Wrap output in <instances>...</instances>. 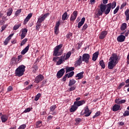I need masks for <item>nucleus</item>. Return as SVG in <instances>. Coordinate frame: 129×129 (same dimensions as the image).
Masks as SVG:
<instances>
[{
	"label": "nucleus",
	"instance_id": "f257e3e1",
	"mask_svg": "<svg viewBox=\"0 0 129 129\" xmlns=\"http://www.w3.org/2000/svg\"><path fill=\"white\" fill-rule=\"evenodd\" d=\"M116 7V3L113 2L112 3H109L107 5L101 4L100 9L98 10L96 16L99 18L100 16H102V14L104 13L105 15H108L112 9H114Z\"/></svg>",
	"mask_w": 129,
	"mask_h": 129
},
{
	"label": "nucleus",
	"instance_id": "f03ea898",
	"mask_svg": "<svg viewBox=\"0 0 129 129\" xmlns=\"http://www.w3.org/2000/svg\"><path fill=\"white\" fill-rule=\"evenodd\" d=\"M109 61L108 63V69H113L116 66V64L118 63V56L115 53H112Z\"/></svg>",
	"mask_w": 129,
	"mask_h": 129
},
{
	"label": "nucleus",
	"instance_id": "7ed1b4c3",
	"mask_svg": "<svg viewBox=\"0 0 129 129\" xmlns=\"http://www.w3.org/2000/svg\"><path fill=\"white\" fill-rule=\"evenodd\" d=\"M85 103V101L81 100L80 101H75L74 105H72L71 108L70 109V112H75L77 110L79 106H81Z\"/></svg>",
	"mask_w": 129,
	"mask_h": 129
},
{
	"label": "nucleus",
	"instance_id": "20e7f679",
	"mask_svg": "<svg viewBox=\"0 0 129 129\" xmlns=\"http://www.w3.org/2000/svg\"><path fill=\"white\" fill-rule=\"evenodd\" d=\"M26 67L24 65L20 66L15 71L16 76L21 77L24 75V73L25 71Z\"/></svg>",
	"mask_w": 129,
	"mask_h": 129
},
{
	"label": "nucleus",
	"instance_id": "39448f33",
	"mask_svg": "<svg viewBox=\"0 0 129 129\" xmlns=\"http://www.w3.org/2000/svg\"><path fill=\"white\" fill-rule=\"evenodd\" d=\"M62 47V44H59L54 48L53 53V56H61V55H62V52L60 51V49H61Z\"/></svg>",
	"mask_w": 129,
	"mask_h": 129
},
{
	"label": "nucleus",
	"instance_id": "423d86ee",
	"mask_svg": "<svg viewBox=\"0 0 129 129\" xmlns=\"http://www.w3.org/2000/svg\"><path fill=\"white\" fill-rule=\"evenodd\" d=\"M90 58V55L88 53H84L82 56V61L85 62L86 63H88L89 62V59Z\"/></svg>",
	"mask_w": 129,
	"mask_h": 129
},
{
	"label": "nucleus",
	"instance_id": "0eeeda50",
	"mask_svg": "<svg viewBox=\"0 0 129 129\" xmlns=\"http://www.w3.org/2000/svg\"><path fill=\"white\" fill-rule=\"evenodd\" d=\"M77 16H78V12L74 11L73 14H72L70 18V21L71 22H74L76 18H77Z\"/></svg>",
	"mask_w": 129,
	"mask_h": 129
},
{
	"label": "nucleus",
	"instance_id": "6e6552de",
	"mask_svg": "<svg viewBox=\"0 0 129 129\" xmlns=\"http://www.w3.org/2000/svg\"><path fill=\"white\" fill-rule=\"evenodd\" d=\"M49 15H50V14L46 13L44 14L43 16L39 18L38 19L37 23H39V24H41L42 22H44V21H45V19H46V18H47L48 16H49Z\"/></svg>",
	"mask_w": 129,
	"mask_h": 129
},
{
	"label": "nucleus",
	"instance_id": "1a4fd4ad",
	"mask_svg": "<svg viewBox=\"0 0 129 129\" xmlns=\"http://www.w3.org/2000/svg\"><path fill=\"white\" fill-rule=\"evenodd\" d=\"M43 79H44V76L42 75H39L35 78L34 82L35 83H39V82H41Z\"/></svg>",
	"mask_w": 129,
	"mask_h": 129
},
{
	"label": "nucleus",
	"instance_id": "9d476101",
	"mask_svg": "<svg viewBox=\"0 0 129 129\" xmlns=\"http://www.w3.org/2000/svg\"><path fill=\"white\" fill-rule=\"evenodd\" d=\"M64 73H65V71L64 70V69H60L56 74L57 78H61V77H62V76L64 75Z\"/></svg>",
	"mask_w": 129,
	"mask_h": 129
},
{
	"label": "nucleus",
	"instance_id": "9b49d317",
	"mask_svg": "<svg viewBox=\"0 0 129 129\" xmlns=\"http://www.w3.org/2000/svg\"><path fill=\"white\" fill-rule=\"evenodd\" d=\"M59 27H60V22L58 21L54 27V34L55 35H58V33H59Z\"/></svg>",
	"mask_w": 129,
	"mask_h": 129
},
{
	"label": "nucleus",
	"instance_id": "f8f14e48",
	"mask_svg": "<svg viewBox=\"0 0 129 129\" xmlns=\"http://www.w3.org/2000/svg\"><path fill=\"white\" fill-rule=\"evenodd\" d=\"M27 33H28V29L26 28H24L22 29V34L21 35V40H23L25 37H26V35H27Z\"/></svg>",
	"mask_w": 129,
	"mask_h": 129
},
{
	"label": "nucleus",
	"instance_id": "ddd939ff",
	"mask_svg": "<svg viewBox=\"0 0 129 129\" xmlns=\"http://www.w3.org/2000/svg\"><path fill=\"white\" fill-rule=\"evenodd\" d=\"M82 64V56H80L79 59L77 60L75 63V66L77 67V66H80Z\"/></svg>",
	"mask_w": 129,
	"mask_h": 129
},
{
	"label": "nucleus",
	"instance_id": "4468645a",
	"mask_svg": "<svg viewBox=\"0 0 129 129\" xmlns=\"http://www.w3.org/2000/svg\"><path fill=\"white\" fill-rule=\"evenodd\" d=\"M106 35H107V31H102L99 36V39L102 40L103 39H104V38H105V37H106Z\"/></svg>",
	"mask_w": 129,
	"mask_h": 129
},
{
	"label": "nucleus",
	"instance_id": "2eb2a0df",
	"mask_svg": "<svg viewBox=\"0 0 129 129\" xmlns=\"http://www.w3.org/2000/svg\"><path fill=\"white\" fill-rule=\"evenodd\" d=\"M124 40H125V36L124 35H120L117 37V41L118 42H124Z\"/></svg>",
	"mask_w": 129,
	"mask_h": 129
},
{
	"label": "nucleus",
	"instance_id": "dca6fc26",
	"mask_svg": "<svg viewBox=\"0 0 129 129\" xmlns=\"http://www.w3.org/2000/svg\"><path fill=\"white\" fill-rule=\"evenodd\" d=\"M84 113L85 114V116L86 117L89 116V115L91 114V112H90V111L89 110L88 106H86V108L85 109Z\"/></svg>",
	"mask_w": 129,
	"mask_h": 129
},
{
	"label": "nucleus",
	"instance_id": "f3484780",
	"mask_svg": "<svg viewBox=\"0 0 129 129\" xmlns=\"http://www.w3.org/2000/svg\"><path fill=\"white\" fill-rule=\"evenodd\" d=\"M84 22H85V18L84 17V18H82L81 21L78 23V28L79 29H80V28H81V27H82V26H83V24H84Z\"/></svg>",
	"mask_w": 129,
	"mask_h": 129
},
{
	"label": "nucleus",
	"instance_id": "a211bd4d",
	"mask_svg": "<svg viewBox=\"0 0 129 129\" xmlns=\"http://www.w3.org/2000/svg\"><path fill=\"white\" fill-rule=\"evenodd\" d=\"M1 119L2 121V122H6L9 119V116L7 115H3L1 117Z\"/></svg>",
	"mask_w": 129,
	"mask_h": 129
},
{
	"label": "nucleus",
	"instance_id": "6ab92c4d",
	"mask_svg": "<svg viewBox=\"0 0 129 129\" xmlns=\"http://www.w3.org/2000/svg\"><path fill=\"white\" fill-rule=\"evenodd\" d=\"M98 55H99V52L98 51H96L93 54V61H96V60H97V58H98Z\"/></svg>",
	"mask_w": 129,
	"mask_h": 129
},
{
	"label": "nucleus",
	"instance_id": "aec40b11",
	"mask_svg": "<svg viewBox=\"0 0 129 129\" xmlns=\"http://www.w3.org/2000/svg\"><path fill=\"white\" fill-rule=\"evenodd\" d=\"M30 48V44H28L27 47H26L22 51L21 54L22 55H25L28 51H29V49Z\"/></svg>",
	"mask_w": 129,
	"mask_h": 129
},
{
	"label": "nucleus",
	"instance_id": "412c9836",
	"mask_svg": "<svg viewBox=\"0 0 129 129\" xmlns=\"http://www.w3.org/2000/svg\"><path fill=\"white\" fill-rule=\"evenodd\" d=\"M119 108H120V105L115 104L112 107V110L113 111H117V110H119Z\"/></svg>",
	"mask_w": 129,
	"mask_h": 129
},
{
	"label": "nucleus",
	"instance_id": "4be33fe9",
	"mask_svg": "<svg viewBox=\"0 0 129 129\" xmlns=\"http://www.w3.org/2000/svg\"><path fill=\"white\" fill-rule=\"evenodd\" d=\"M60 59L56 62V65H61L65 60L64 59V56L59 57Z\"/></svg>",
	"mask_w": 129,
	"mask_h": 129
},
{
	"label": "nucleus",
	"instance_id": "5701e85b",
	"mask_svg": "<svg viewBox=\"0 0 129 129\" xmlns=\"http://www.w3.org/2000/svg\"><path fill=\"white\" fill-rule=\"evenodd\" d=\"M70 56H71V52L69 51L68 53H67L66 55H62L61 57H63V59L64 60H67L68 59H69V58H70Z\"/></svg>",
	"mask_w": 129,
	"mask_h": 129
},
{
	"label": "nucleus",
	"instance_id": "b1692460",
	"mask_svg": "<svg viewBox=\"0 0 129 129\" xmlns=\"http://www.w3.org/2000/svg\"><path fill=\"white\" fill-rule=\"evenodd\" d=\"M83 74H84V72H82L77 74V75L76 76V77H78V80L82 79V78L84 77V76H83Z\"/></svg>",
	"mask_w": 129,
	"mask_h": 129
},
{
	"label": "nucleus",
	"instance_id": "393cba45",
	"mask_svg": "<svg viewBox=\"0 0 129 129\" xmlns=\"http://www.w3.org/2000/svg\"><path fill=\"white\" fill-rule=\"evenodd\" d=\"M32 16H33V14L32 13L28 14L24 20V23H28V22H29V21L30 20V19L32 18Z\"/></svg>",
	"mask_w": 129,
	"mask_h": 129
},
{
	"label": "nucleus",
	"instance_id": "a878e982",
	"mask_svg": "<svg viewBox=\"0 0 129 129\" xmlns=\"http://www.w3.org/2000/svg\"><path fill=\"white\" fill-rule=\"evenodd\" d=\"M16 62H17V57H14L11 59L10 64L14 65V64H16Z\"/></svg>",
	"mask_w": 129,
	"mask_h": 129
},
{
	"label": "nucleus",
	"instance_id": "bb28decb",
	"mask_svg": "<svg viewBox=\"0 0 129 129\" xmlns=\"http://www.w3.org/2000/svg\"><path fill=\"white\" fill-rule=\"evenodd\" d=\"M66 73H68V72H70L71 71H73L75 68L74 67H67L66 68Z\"/></svg>",
	"mask_w": 129,
	"mask_h": 129
},
{
	"label": "nucleus",
	"instance_id": "cd10ccee",
	"mask_svg": "<svg viewBox=\"0 0 129 129\" xmlns=\"http://www.w3.org/2000/svg\"><path fill=\"white\" fill-rule=\"evenodd\" d=\"M76 83V81L74 79L70 80L69 84V86H72Z\"/></svg>",
	"mask_w": 129,
	"mask_h": 129
},
{
	"label": "nucleus",
	"instance_id": "c85d7f7f",
	"mask_svg": "<svg viewBox=\"0 0 129 129\" xmlns=\"http://www.w3.org/2000/svg\"><path fill=\"white\" fill-rule=\"evenodd\" d=\"M125 15L126 17V21H128L129 20V9H127L125 12Z\"/></svg>",
	"mask_w": 129,
	"mask_h": 129
},
{
	"label": "nucleus",
	"instance_id": "c756f323",
	"mask_svg": "<svg viewBox=\"0 0 129 129\" xmlns=\"http://www.w3.org/2000/svg\"><path fill=\"white\" fill-rule=\"evenodd\" d=\"M99 64L103 69H104V68H105V64L104 63V61H103V60H101V61H100Z\"/></svg>",
	"mask_w": 129,
	"mask_h": 129
},
{
	"label": "nucleus",
	"instance_id": "7c9ffc66",
	"mask_svg": "<svg viewBox=\"0 0 129 129\" xmlns=\"http://www.w3.org/2000/svg\"><path fill=\"white\" fill-rule=\"evenodd\" d=\"M121 31H124L126 29V23H123L120 27Z\"/></svg>",
	"mask_w": 129,
	"mask_h": 129
},
{
	"label": "nucleus",
	"instance_id": "2f4dec72",
	"mask_svg": "<svg viewBox=\"0 0 129 129\" xmlns=\"http://www.w3.org/2000/svg\"><path fill=\"white\" fill-rule=\"evenodd\" d=\"M41 125H42V121H38L36 123V127L37 128L39 127H41Z\"/></svg>",
	"mask_w": 129,
	"mask_h": 129
},
{
	"label": "nucleus",
	"instance_id": "473e14b6",
	"mask_svg": "<svg viewBox=\"0 0 129 129\" xmlns=\"http://www.w3.org/2000/svg\"><path fill=\"white\" fill-rule=\"evenodd\" d=\"M12 14H13V9L10 8L8 10L7 15L8 17H10Z\"/></svg>",
	"mask_w": 129,
	"mask_h": 129
},
{
	"label": "nucleus",
	"instance_id": "72a5a7b5",
	"mask_svg": "<svg viewBox=\"0 0 129 129\" xmlns=\"http://www.w3.org/2000/svg\"><path fill=\"white\" fill-rule=\"evenodd\" d=\"M41 25L42 24H41V23L37 22L36 26V31H39V30H40Z\"/></svg>",
	"mask_w": 129,
	"mask_h": 129
},
{
	"label": "nucleus",
	"instance_id": "f704fd0d",
	"mask_svg": "<svg viewBox=\"0 0 129 129\" xmlns=\"http://www.w3.org/2000/svg\"><path fill=\"white\" fill-rule=\"evenodd\" d=\"M67 18V12H65L63 14L62 16V20L65 21Z\"/></svg>",
	"mask_w": 129,
	"mask_h": 129
},
{
	"label": "nucleus",
	"instance_id": "c9c22d12",
	"mask_svg": "<svg viewBox=\"0 0 129 129\" xmlns=\"http://www.w3.org/2000/svg\"><path fill=\"white\" fill-rule=\"evenodd\" d=\"M57 108L56 105H52L50 107V111H54Z\"/></svg>",
	"mask_w": 129,
	"mask_h": 129
},
{
	"label": "nucleus",
	"instance_id": "e433bc0d",
	"mask_svg": "<svg viewBox=\"0 0 129 129\" xmlns=\"http://www.w3.org/2000/svg\"><path fill=\"white\" fill-rule=\"evenodd\" d=\"M20 27H21V24L15 25L13 27V30L16 31L18 30Z\"/></svg>",
	"mask_w": 129,
	"mask_h": 129
},
{
	"label": "nucleus",
	"instance_id": "4c0bfd02",
	"mask_svg": "<svg viewBox=\"0 0 129 129\" xmlns=\"http://www.w3.org/2000/svg\"><path fill=\"white\" fill-rule=\"evenodd\" d=\"M41 96V94L40 93H38L35 97L34 100L35 101H38V100H39V98H40Z\"/></svg>",
	"mask_w": 129,
	"mask_h": 129
},
{
	"label": "nucleus",
	"instance_id": "58836bf2",
	"mask_svg": "<svg viewBox=\"0 0 129 129\" xmlns=\"http://www.w3.org/2000/svg\"><path fill=\"white\" fill-rule=\"evenodd\" d=\"M27 41H28V39L27 38L23 39L21 43V46H24V45H25V44L27 43Z\"/></svg>",
	"mask_w": 129,
	"mask_h": 129
},
{
	"label": "nucleus",
	"instance_id": "ea45409f",
	"mask_svg": "<svg viewBox=\"0 0 129 129\" xmlns=\"http://www.w3.org/2000/svg\"><path fill=\"white\" fill-rule=\"evenodd\" d=\"M10 37H7L6 40L4 41V45H8V44L9 43V41H10Z\"/></svg>",
	"mask_w": 129,
	"mask_h": 129
},
{
	"label": "nucleus",
	"instance_id": "a19ab883",
	"mask_svg": "<svg viewBox=\"0 0 129 129\" xmlns=\"http://www.w3.org/2000/svg\"><path fill=\"white\" fill-rule=\"evenodd\" d=\"M27 127V125L26 124H23L21 125L18 129H25Z\"/></svg>",
	"mask_w": 129,
	"mask_h": 129
},
{
	"label": "nucleus",
	"instance_id": "79ce46f5",
	"mask_svg": "<svg viewBox=\"0 0 129 129\" xmlns=\"http://www.w3.org/2000/svg\"><path fill=\"white\" fill-rule=\"evenodd\" d=\"M74 75V72H71L69 74H68V78H70V77H72Z\"/></svg>",
	"mask_w": 129,
	"mask_h": 129
},
{
	"label": "nucleus",
	"instance_id": "37998d69",
	"mask_svg": "<svg viewBox=\"0 0 129 129\" xmlns=\"http://www.w3.org/2000/svg\"><path fill=\"white\" fill-rule=\"evenodd\" d=\"M123 116H128V115H129V111L128 110L125 111L123 113Z\"/></svg>",
	"mask_w": 129,
	"mask_h": 129
},
{
	"label": "nucleus",
	"instance_id": "c03bdc74",
	"mask_svg": "<svg viewBox=\"0 0 129 129\" xmlns=\"http://www.w3.org/2000/svg\"><path fill=\"white\" fill-rule=\"evenodd\" d=\"M121 100V99L119 98L116 99L115 100V103H116L117 104H120Z\"/></svg>",
	"mask_w": 129,
	"mask_h": 129
},
{
	"label": "nucleus",
	"instance_id": "a18cd8bd",
	"mask_svg": "<svg viewBox=\"0 0 129 129\" xmlns=\"http://www.w3.org/2000/svg\"><path fill=\"white\" fill-rule=\"evenodd\" d=\"M87 28H88V25H87V24H85L82 28L83 31H85V30H86Z\"/></svg>",
	"mask_w": 129,
	"mask_h": 129
},
{
	"label": "nucleus",
	"instance_id": "49530a36",
	"mask_svg": "<svg viewBox=\"0 0 129 129\" xmlns=\"http://www.w3.org/2000/svg\"><path fill=\"white\" fill-rule=\"evenodd\" d=\"M21 12H22V10H21V9L17 10L15 13L16 16H19V15L21 14Z\"/></svg>",
	"mask_w": 129,
	"mask_h": 129
},
{
	"label": "nucleus",
	"instance_id": "de8ad7c7",
	"mask_svg": "<svg viewBox=\"0 0 129 129\" xmlns=\"http://www.w3.org/2000/svg\"><path fill=\"white\" fill-rule=\"evenodd\" d=\"M118 10H119V7L118 6L116 7V8L114 10L113 14L114 15H115L117 12H118Z\"/></svg>",
	"mask_w": 129,
	"mask_h": 129
},
{
	"label": "nucleus",
	"instance_id": "09e8293b",
	"mask_svg": "<svg viewBox=\"0 0 129 129\" xmlns=\"http://www.w3.org/2000/svg\"><path fill=\"white\" fill-rule=\"evenodd\" d=\"M31 111V108H26L24 111V112L25 113H27V112H30Z\"/></svg>",
	"mask_w": 129,
	"mask_h": 129
},
{
	"label": "nucleus",
	"instance_id": "8fccbe9b",
	"mask_svg": "<svg viewBox=\"0 0 129 129\" xmlns=\"http://www.w3.org/2000/svg\"><path fill=\"white\" fill-rule=\"evenodd\" d=\"M126 6V2H124L121 5L120 9H123Z\"/></svg>",
	"mask_w": 129,
	"mask_h": 129
},
{
	"label": "nucleus",
	"instance_id": "3c124183",
	"mask_svg": "<svg viewBox=\"0 0 129 129\" xmlns=\"http://www.w3.org/2000/svg\"><path fill=\"white\" fill-rule=\"evenodd\" d=\"M71 37H72V34L71 33H69L67 34V38L68 39H70Z\"/></svg>",
	"mask_w": 129,
	"mask_h": 129
},
{
	"label": "nucleus",
	"instance_id": "603ef678",
	"mask_svg": "<svg viewBox=\"0 0 129 129\" xmlns=\"http://www.w3.org/2000/svg\"><path fill=\"white\" fill-rule=\"evenodd\" d=\"M68 77V74H66L62 79V81H66V78Z\"/></svg>",
	"mask_w": 129,
	"mask_h": 129
},
{
	"label": "nucleus",
	"instance_id": "864d4df0",
	"mask_svg": "<svg viewBox=\"0 0 129 129\" xmlns=\"http://www.w3.org/2000/svg\"><path fill=\"white\" fill-rule=\"evenodd\" d=\"M58 59H59V57H54L52 59V61H53V62H57Z\"/></svg>",
	"mask_w": 129,
	"mask_h": 129
},
{
	"label": "nucleus",
	"instance_id": "5fc2aeb1",
	"mask_svg": "<svg viewBox=\"0 0 129 129\" xmlns=\"http://www.w3.org/2000/svg\"><path fill=\"white\" fill-rule=\"evenodd\" d=\"M49 114H52V115H56V114H57V113H56V112L50 111H49Z\"/></svg>",
	"mask_w": 129,
	"mask_h": 129
},
{
	"label": "nucleus",
	"instance_id": "6e6d98bb",
	"mask_svg": "<svg viewBox=\"0 0 129 129\" xmlns=\"http://www.w3.org/2000/svg\"><path fill=\"white\" fill-rule=\"evenodd\" d=\"M22 58H23V55H19L17 58L18 61H20V60H22Z\"/></svg>",
	"mask_w": 129,
	"mask_h": 129
},
{
	"label": "nucleus",
	"instance_id": "4d7b16f0",
	"mask_svg": "<svg viewBox=\"0 0 129 129\" xmlns=\"http://www.w3.org/2000/svg\"><path fill=\"white\" fill-rule=\"evenodd\" d=\"M8 91L10 92V91H12L13 90V87L12 86H9L8 88V89H7Z\"/></svg>",
	"mask_w": 129,
	"mask_h": 129
},
{
	"label": "nucleus",
	"instance_id": "13d9d810",
	"mask_svg": "<svg viewBox=\"0 0 129 129\" xmlns=\"http://www.w3.org/2000/svg\"><path fill=\"white\" fill-rule=\"evenodd\" d=\"M76 87H72L69 89V91H73V90H75Z\"/></svg>",
	"mask_w": 129,
	"mask_h": 129
},
{
	"label": "nucleus",
	"instance_id": "bf43d9fd",
	"mask_svg": "<svg viewBox=\"0 0 129 129\" xmlns=\"http://www.w3.org/2000/svg\"><path fill=\"white\" fill-rule=\"evenodd\" d=\"M6 28H7V26L6 25H3L2 27V30H1V32H3L4 30H5L6 29Z\"/></svg>",
	"mask_w": 129,
	"mask_h": 129
},
{
	"label": "nucleus",
	"instance_id": "052dcab7",
	"mask_svg": "<svg viewBox=\"0 0 129 129\" xmlns=\"http://www.w3.org/2000/svg\"><path fill=\"white\" fill-rule=\"evenodd\" d=\"M126 100L123 99V100H121L120 101V104H122V103H125Z\"/></svg>",
	"mask_w": 129,
	"mask_h": 129
},
{
	"label": "nucleus",
	"instance_id": "680f3d73",
	"mask_svg": "<svg viewBox=\"0 0 129 129\" xmlns=\"http://www.w3.org/2000/svg\"><path fill=\"white\" fill-rule=\"evenodd\" d=\"M76 122H80V121H81V119L78 118L76 119Z\"/></svg>",
	"mask_w": 129,
	"mask_h": 129
},
{
	"label": "nucleus",
	"instance_id": "e2e57ef3",
	"mask_svg": "<svg viewBox=\"0 0 129 129\" xmlns=\"http://www.w3.org/2000/svg\"><path fill=\"white\" fill-rule=\"evenodd\" d=\"M32 86H33V85H31L30 86H29L28 87H27L26 88V90H29V89H31V88H32Z\"/></svg>",
	"mask_w": 129,
	"mask_h": 129
},
{
	"label": "nucleus",
	"instance_id": "0e129e2a",
	"mask_svg": "<svg viewBox=\"0 0 129 129\" xmlns=\"http://www.w3.org/2000/svg\"><path fill=\"white\" fill-rule=\"evenodd\" d=\"M107 2H108V0H103V4L106 5V4H107Z\"/></svg>",
	"mask_w": 129,
	"mask_h": 129
},
{
	"label": "nucleus",
	"instance_id": "69168bd1",
	"mask_svg": "<svg viewBox=\"0 0 129 129\" xmlns=\"http://www.w3.org/2000/svg\"><path fill=\"white\" fill-rule=\"evenodd\" d=\"M129 34V30H128L125 33V37H127L128 36Z\"/></svg>",
	"mask_w": 129,
	"mask_h": 129
},
{
	"label": "nucleus",
	"instance_id": "338daca9",
	"mask_svg": "<svg viewBox=\"0 0 129 129\" xmlns=\"http://www.w3.org/2000/svg\"><path fill=\"white\" fill-rule=\"evenodd\" d=\"M90 3L92 5L93 3H95V0H90Z\"/></svg>",
	"mask_w": 129,
	"mask_h": 129
},
{
	"label": "nucleus",
	"instance_id": "774afa93",
	"mask_svg": "<svg viewBox=\"0 0 129 129\" xmlns=\"http://www.w3.org/2000/svg\"><path fill=\"white\" fill-rule=\"evenodd\" d=\"M125 83H126V84H129V79H127L125 81Z\"/></svg>",
	"mask_w": 129,
	"mask_h": 129
}]
</instances>
